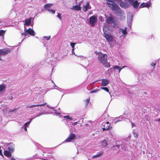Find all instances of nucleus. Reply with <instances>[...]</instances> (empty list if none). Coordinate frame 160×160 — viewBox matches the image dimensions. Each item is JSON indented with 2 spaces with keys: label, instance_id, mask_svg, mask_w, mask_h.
Here are the masks:
<instances>
[{
  "label": "nucleus",
  "instance_id": "1",
  "mask_svg": "<svg viewBox=\"0 0 160 160\" xmlns=\"http://www.w3.org/2000/svg\"><path fill=\"white\" fill-rule=\"evenodd\" d=\"M129 144H130V142L128 140H124L122 141L121 144H120V151L122 152L123 150L125 151H128L129 145Z\"/></svg>",
  "mask_w": 160,
  "mask_h": 160
},
{
  "label": "nucleus",
  "instance_id": "2",
  "mask_svg": "<svg viewBox=\"0 0 160 160\" xmlns=\"http://www.w3.org/2000/svg\"><path fill=\"white\" fill-rule=\"evenodd\" d=\"M98 58L102 63L107 61V56L106 54L100 52L98 53Z\"/></svg>",
  "mask_w": 160,
  "mask_h": 160
},
{
  "label": "nucleus",
  "instance_id": "3",
  "mask_svg": "<svg viewBox=\"0 0 160 160\" xmlns=\"http://www.w3.org/2000/svg\"><path fill=\"white\" fill-rule=\"evenodd\" d=\"M115 15L119 17L120 19L122 21L125 19V14L121 8L119 9L117 11L115 12Z\"/></svg>",
  "mask_w": 160,
  "mask_h": 160
},
{
  "label": "nucleus",
  "instance_id": "4",
  "mask_svg": "<svg viewBox=\"0 0 160 160\" xmlns=\"http://www.w3.org/2000/svg\"><path fill=\"white\" fill-rule=\"evenodd\" d=\"M114 2H111L112 3L107 2V4L108 7L110 8L113 11H115V12L117 11L119 9H120L119 7L117 5V4L114 3Z\"/></svg>",
  "mask_w": 160,
  "mask_h": 160
},
{
  "label": "nucleus",
  "instance_id": "5",
  "mask_svg": "<svg viewBox=\"0 0 160 160\" xmlns=\"http://www.w3.org/2000/svg\"><path fill=\"white\" fill-rule=\"evenodd\" d=\"M28 34H29L32 36H34L35 35V33L33 29L31 28H29L28 29H26V28L24 27V33H22V35H24L25 37L28 36Z\"/></svg>",
  "mask_w": 160,
  "mask_h": 160
},
{
  "label": "nucleus",
  "instance_id": "6",
  "mask_svg": "<svg viewBox=\"0 0 160 160\" xmlns=\"http://www.w3.org/2000/svg\"><path fill=\"white\" fill-rule=\"evenodd\" d=\"M130 6H131L135 9H137L139 6L140 2L137 0H127Z\"/></svg>",
  "mask_w": 160,
  "mask_h": 160
},
{
  "label": "nucleus",
  "instance_id": "7",
  "mask_svg": "<svg viewBox=\"0 0 160 160\" xmlns=\"http://www.w3.org/2000/svg\"><path fill=\"white\" fill-rule=\"evenodd\" d=\"M97 21V16L93 15L90 17L89 18V24L92 27L95 26V24L96 23Z\"/></svg>",
  "mask_w": 160,
  "mask_h": 160
},
{
  "label": "nucleus",
  "instance_id": "8",
  "mask_svg": "<svg viewBox=\"0 0 160 160\" xmlns=\"http://www.w3.org/2000/svg\"><path fill=\"white\" fill-rule=\"evenodd\" d=\"M133 17V13L132 12H129L127 13V23L128 26L131 28L132 22Z\"/></svg>",
  "mask_w": 160,
  "mask_h": 160
},
{
  "label": "nucleus",
  "instance_id": "9",
  "mask_svg": "<svg viewBox=\"0 0 160 160\" xmlns=\"http://www.w3.org/2000/svg\"><path fill=\"white\" fill-rule=\"evenodd\" d=\"M6 146H8V150L11 153H12L14 151L15 145L12 143H7Z\"/></svg>",
  "mask_w": 160,
  "mask_h": 160
},
{
  "label": "nucleus",
  "instance_id": "10",
  "mask_svg": "<svg viewBox=\"0 0 160 160\" xmlns=\"http://www.w3.org/2000/svg\"><path fill=\"white\" fill-rule=\"evenodd\" d=\"M76 137V135L75 134L71 133L69 135L68 137L62 142L64 143V142H70L72 140H74Z\"/></svg>",
  "mask_w": 160,
  "mask_h": 160
},
{
  "label": "nucleus",
  "instance_id": "11",
  "mask_svg": "<svg viewBox=\"0 0 160 160\" xmlns=\"http://www.w3.org/2000/svg\"><path fill=\"white\" fill-rule=\"evenodd\" d=\"M116 18L114 16H110L106 20V22L108 24H112L116 20Z\"/></svg>",
  "mask_w": 160,
  "mask_h": 160
},
{
  "label": "nucleus",
  "instance_id": "12",
  "mask_svg": "<svg viewBox=\"0 0 160 160\" xmlns=\"http://www.w3.org/2000/svg\"><path fill=\"white\" fill-rule=\"evenodd\" d=\"M103 127L102 128V129L103 131L105 130H109L112 128V127L110 126V124L108 121L104 123L103 125Z\"/></svg>",
  "mask_w": 160,
  "mask_h": 160
},
{
  "label": "nucleus",
  "instance_id": "13",
  "mask_svg": "<svg viewBox=\"0 0 160 160\" xmlns=\"http://www.w3.org/2000/svg\"><path fill=\"white\" fill-rule=\"evenodd\" d=\"M122 1V0L121 1L119 4L121 8L124 9H126L130 7L129 4L128 2L127 1V0L125 2L121 1Z\"/></svg>",
  "mask_w": 160,
  "mask_h": 160
},
{
  "label": "nucleus",
  "instance_id": "14",
  "mask_svg": "<svg viewBox=\"0 0 160 160\" xmlns=\"http://www.w3.org/2000/svg\"><path fill=\"white\" fill-rule=\"evenodd\" d=\"M11 51L10 48H4L0 49V55H5L10 53Z\"/></svg>",
  "mask_w": 160,
  "mask_h": 160
},
{
  "label": "nucleus",
  "instance_id": "15",
  "mask_svg": "<svg viewBox=\"0 0 160 160\" xmlns=\"http://www.w3.org/2000/svg\"><path fill=\"white\" fill-rule=\"evenodd\" d=\"M151 5L152 3L150 2H142L140 5V6L139 7V8H141L146 7L149 8V7L151 6Z\"/></svg>",
  "mask_w": 160,
  "mask_h": 160
},
{
  "label": "nucleus",
  "instance_id": "16",
  "mask_svg": "<svg viewBox=\"0 0 160 160\" xmlns=\"http://www.w3.org/2000/svg\"><path fill=\"white\" fill-rule=\"evenodd\" d=\"M103 34H109L111 31V28L108 25H105L103 28Z\"/></svg>",
  "mask_w": 160,
  "mask_h": 160
},
{
  "label": "nucleus",
  "instance_id": "17",
  "mask_svg": "<svg viewBox=\"0 0 160 160\" xmlns=\"http://www.w3.org/2000/svg\"><path fill=\"white\" fill-rule=\"evenodd\" d=\"M111 149L115 152L118 153L120 151V145L116 143L115 145L112 146L111 147Z\"/></svg>",
  "mask_w": 160,
  "mask_h": 160
},
{
  "label": "nucleus",
  "instance_id": "18",
  "mask_svg": "<svg viewBox=\"0 0 160 160\" xmlns=\"http://www.w3.org/2000/svg\"><path fill=\"white\" fill-rule=\"evenodd\" d=\"M104 37L109 42H111L113 41V37L111 35H109L108 34H104Z\"/></svg>",
  "mask_w": 160,
  "mask_h": 160
},
{
  "label": "nucleus",
  "instance_id": "19",
  "mask_svg": "<svg viewBox=\"0 0 160 160\" xmlns=\"http://www.w3.org/2000/svg\"><path fill=\"white\" fill-rule=\"evenodd\" d=\"M109 83V81L107 79H103L102 80L101 86H106Z\"/></svg>",
  "mask_w": 160,
  "mask_h": 160
},
{
  "label": "nucleus",
  "instance_id": "20",
  "mask_svg": "<svg viewBox=\"0 0 160 160\" xmlns=\"http://www.w3.org/2000/svg\"><path fill=\"white\" fill-rule=\"evenodd\" d=\"M32 19V18H28L26 19L25 20V23L24 24V25L26 26H29L31 23Z\"/></svg>",
  "mask_w": 160,
  "mask_h": 160
},
{
  "label": "nucleus",
  "instance_id": "21",
  "mask_svg": "<svg viewBox=\"0 0 160 160\" xmlns=\"http://www.w3.org/2000/svg\"><path fill=\"white\" fill-rule=\"evenodd\" d=\"M72 10H75V11H79L81 10V6L79 5H75L73 6L72 8H70Z\"/></svg>",
  "mask_w": 160,
  "mask_h": 160
},
{
  "label": "nucleus",
  "instance_id": "22",
  "mask_svg": "<svg viewBox=\"0 0 160 160\" xmlns=\"http://www.w3.org/2000/svg\"><path fill=\"white\" fill-rule=\"evenodd\" d=\"M3 154L8 158L12 156V153L8 150H5L4 151Z\"/></svg>",
  "mask_w": 160,
  "mask_h": 160
},
{
  "label": "nucleus",
  "instance_id": "23",
  "mask_svg": "<svg viewBox=\"0 0 160 160\" xmlns=\"http://www.w3.org/2000/svg\"><path fill=\"white\" fill-rule=\"evenodd\" d=\"M52 3H47L45 4L44 6V8L48 11V9H49V8H50L52 6Z\"/></svg>",
  "mask_w": 160,
  "mask_h": 160
},
{
  "label": "nucleus",
  "instance_id": "24",
  "mask_svg": "<svg viewBox=\"0 0 160 160\" xmlns=\"http://www.w3.org/2000/svg\"><path fill=\"white\" fill-rule=\"evenodd\" d=\"M103 154V152L102 151L98 152L96 155L93 156L92 158H97L100 157V156H102Z\"/></svg>",
  "mask_w": 160,
  "mask_h": 160
},
{
  "label": "nucleus",
  "instance_id": "25",
  "mask_svg": "<svg viewBox=\"0 0 160 160\" xmlns=\"http://www.w3.org/2000/svg\"><path fill=\"white\" fill-rule=\"evenodd\" d=\"M89 6V2H87L85 5L83 6V10L85 12H87L88 9V7Z\"/></svg>",
  "mask_w": 160,
  "mask_h": 160
},
{
  "label": "nucleus",
  "instance_id": "26",
  "mask_svg": "<svg viewBox=\"0 0 160 160\" xmlns=\"http://www.w3.org/2000/svg\"><path fill=\"white\" fill-rule=\"evenodd\" d=\"M45 104V103L41 104H36V105H32L28 106L26 107L27 108H32L34 107H38V106H42Z\"/></svg>",
  "mask_w": 160,
  "mask_h": 160
},
{
  "label": "nucleus",
  "instance_id": "27",
  "mask_svg": "<svg viewBox=\"0 0 160 160\" xmlns=\"http://www.w3.org/2000/svg\"><path fill=\"white\" fill-rule=\"evenodd\" d=\"M123 114L124 115L123 116V115H121L120 116H119L118 118H119L122 119L123 118H125L126 119H128V113H126L125 112L123 113Z\"/></svg>",
  "mask_w": 160,
  "mask_h": 160
},
{
  "label": "nucleus",
  "instance_id": "28",
  "mask_svg": "<svg viewBox=\"0 0 160 160\" xmlns=\"http://www.w3.org/2000/svg\"><path fill=\"white\" fill-rule=\"evenodd\" d=\"M34 118H31L29 121L27 122L24 123L23 126L25 127H28L32 120Z\"/></svg>",
  "mask_w": 160,
  "mask_h": 160
},
{
  "label": "nucleus",
  "instance_id": "29",
  "mask_svg": "<svg viewBox=\"0 0 160 160\" xmlns=\"http://www.w3.org/2000/svg\"><path fill=\"white\" fill-rule=\"evenodd\" d=\"M118 31L119 32H122V34L125 36L126 35L128 34L127 31L124 30L123 29L120 28L119 29Z\"/></svg>",
  "mask_w": 160,
  "mask_h": 160
},
{
  "label": "nucleus",
  "instance_id": "30",
  "mask_svg": "<svg viewBox=\"0 0 160 160\" xmlns=\"http://www.w3.org/2000/svg\"><path fill=\"white\" fill-rule=\"evenodd\" d=\"M102 64L106 68H109L110 67V64L108 62V61L107 62H105L102 63Z\"/></svg>",
  "mask_w": 160,
  "mask_h": 160
},
{
  "label": "nucleus",
  "instance_id": "31",
  "mask_svg": "<svg viewBox=\"0 0 160 160\" xmlns=\"http://www.w3.org/2000/svg\"><path fill=\"white\" fill-rule=\"evenodd\" d=\"M113 24V27L115 28H118L119 27V25L118 24V21L117 19H116V20L113 23H112Z\"/></svg>",
  "mask_w": 160,
  "mask_h": 160
},
{
  "label": "nucleus",
  "instance_id": "32",
  "mask_svg": "<svg viewBox=\"0 0 160 160\" xmlns=\"http://www.w3.org/2000/svg\"><path fill=\"white\" fill-rule=\"evenodd\" d=\"M101 144L103 147H106L108 145V143L105 140H104L101 142Z\"/></svg>",
  "mask_w": 160,
  "mask_h": 160
},
{
  "label": "nucleus",
  "instance_id": "33",
  "mask_svg": "<svg viewBox=\"0 0 160 160\" xmlns=\"http://www.w3.org/2000/svg\"><path fill=\"white\" fill-rule=\"evenodd\" d=\"M5 88L6 87L4 85L1 84L0 85V93L5 90Z\"/></svg>",
  "mask_w": 160,
  "mask_h": 160
},
{
  "label": "nucleus",
  "instance_id": "34",
  "mask_svg": "<svg viewBox=\"0 0 160 160\" xmlns=\"http://www.w3.org/2000/svg\"><path fill=\"white\" fill-rule=\"evenodd\" d=\"M100 89L103 90L107 92H108L109 94L111 95V93L109 92V90L108 88L106 87H101Z\"/></svg>",
  "mask_w": 160,
  "mask_h": 160
},
{
  "label": "nucleus",
  "instance_id": "35",
  "mask_svg": "<svg viewBox=\"0 0 160 160\" xmlns=\"http://www.w3.org/2000/svg\"><path fill=\"white\" fill-rule=\"evenodd\" d=\"M130 89H131L133 91H138L139 90L138 88L136 86L131 87Z\"/></svg>",
  "mask_w": 160,
  "mask_h": 160
},
{
  "label": "nucleus",
  "instance_id": "36",
  "mask_svg": "<svg viewBox=\"0 0 160 160\" xmlns=\"http://www.w3.org/2000/svg\"><path fill=\"white\" fill-rule=\"evenodd\" d=\"M48 112H42L41 113H39L38 114L36 117H34L35 118L36 117H39L40 116L43 115V114H48Z\"/></svg>",
  "mask_w": 160,
  "mask_h": 160
},
{
  "label": "nucleus",
  "instance_id": "37",
  "mask_svg": "<svg viewBox=\"0 0 160 160\" xmlns=\"http://www.w3.org/2000/svg\"><path fill=\"white\" fill-rule=\"evenodd\" d=\"M5 32V31L3 30H0V36L3 37Z\"/></svg>",
  "mask_w": 160,
  "mask_h": 160
},
{
  "label": "nucleus",
  "instance_id": "38",
  "mask_svg": "<svg viewBox=\"0 0 160 160\" xmlns=\"http://www.w3.org/2000/svg\"><path fill=\"white\" fill-rule=\"evenodd\" d=\"M55 61H52V62H51V61H50V62H48V63L49 64H51L52 66L54 67V64H55Z\"/></svg>",
  "mask_w": 160,
  "mask_h": 160
},
{
  "label": "nucleus",
  "instance_id": "39",
  "mask_svg": "<svg viewBox=\"0 0 160 160\" xmlns=\"http://www.w3.org/2000/svg\"><path fill=\"white\" fill-rule=\"evenodd\" d=\"M90 99L89 98H88L86 99V102H85V107H87L88 104L89 102H90Z\"/></svg>",
  "mask_w": 160,
  "mask_h": 160
},
{
  "label": "nucleus",
  "instance_id": "40",
  "mask_svg": "<svg viewBox=\"0 0 160 160\" xmlns=\"http://www.w3.org/2000/svg\"><path fill=\"white\" fill-rule=\"evenodd\" d=\"M48 11L52 14H54L55 12V11L54 9H48Z\"/></svg>",
  "mask_w": 160,
  "mask_h": 160
},
{
  "label": "nucleus",
  "instance_id": "41",
  "mask_svg": "<svg viewBox=\"0 0 160 160\" xmlns=\"http://www.w3.org/2000/svg\"><path fill=\"white\" fill-rule=\"evenodd\" d=\"M70 45L72 47V48H75L74 46L76 43L73 42H71L70 43Z\"/></svg>",
  "mask_w": 160,
  "mask_h": 160
},
{
  "label": "nucleus",
  "instance_id": "42",
  "mask_svg": "<svg viewBox=\"0 0 160 160\" xmlns=\"http://www.w3.org/2000/svg\"><path fill=\"white\" fill-rule=\"evenodd\" d=\"M99 91V89H97L95 90L91 91H90V93H96V92H98Z\"/></svg>",
  "mask_w": 160,
  "mask_h": 160
},
{
  "label": "nucleus",
  "instance_id": "43",
  "mask_svg": "<svg viewBox=\"0 0 160 160\" xmlns=\"http://www.w3.org/2000/svg\"><path fill=\"white\" fill-rule=\"evenodd\" d=\"M140 90H139V91H138V92L137 93L139 95V96L140 97H142V95L143 96V92H140Z\"/></svg>",
  "mask_w": 160,
  "mask_h": 160
},
{
  "label": "nucleus",
  "instance_id": "44",
  "mask_svg": "<svg viewBox=\"0 0 160 160\" xmlns=\"http://www.w3.org/2000/svg\"><path fill=\"white\" fill-rule=\"evenodd\" d=\"M43 38L46 39L47 40H49L50 38H51V36H44L43 37Z\"/></svg>",
  "mask_w": 160,
  "mask_h": 160
},
{
  "label": "nucleus",
  "instance_id": "45",
  "mask_svg": "<svg viewBox=\"0 0 160 160\" xmlns=\"http://www.w3.org/2000/svg\"><path fill=\"white\" fill-rule=\"evenodd\" d=\"M122 0H107V2H115L116 1L117 2H120V1H121Z\"/></svg>",
  "mask_w": 160,
  "mask_h": 160
},
{
  "label": "nucleus",
  "instance_id": "46",
  "mask_svg": "<svg viewBox=\"0 0 160 160\" xmlns=\"http://www.w3.org/2000/svg\"><path fill=\"white\" fill-rule=\"evenodd\" d=\"M119 67H120L118 65H116L113 66V68L114 70L118 69L119 68Z\"/></svg>",
  "mask_w": 160,
  "mask_h": 160
},
{
  "label": "nucleus",
  "instance_id": "47",
  "mask_svg": "<svg viewBox=\"0 0 160 160\" xmlns=\"http://www.w3.org/2000/svg\"><path fill=\"white\" fill-rule=\"evenodd\" d=\"M133 133L134 137L137 138L138 137V134L136 132L134 131L133 132Z\"/></svg>",
  "mask_w": 160,
  "mask_h": 160
},
{
  "label": "nucleus",
  "instance_id": "48",
  "mask_svg": "<svg viewBox=\"0 0 160 160\" xmlns=\"http://www.w3.org/2000/svg\"><path fill=\"white\" fill-rule=\"evenodd\" d=\"M55 86L57 87L58 88V89H57L59 91L61 92H63V89H62V88H58L56 85H55Z\"/></svg>",
  "mask_w": 160,
  "mask_h": 160
},
{
  "label": "nucleus",
  "instance_id": "49",
  "mask_svg": "<svg viewBox=\"0 0 160 160\" xmlns=\"http://www.w3.org/2000/svg\"><path fill=\"white\" fill-rule=\"evenodd\" d=\"M57 17L60 20H61L62 18L61 17V14L60 13H58V14L57 15Z\"/></svg>",
  "mask_w": 160,
  "mask_h": 160
},
{
  "label": "nucleus",
  "instance_id": "50",
  "mask_svg": "<svg viewBox=\"0 0 160 160\" xmlns=\"http://www.w3.org/2000/svg\"><path fill=\"white\" fill-rule=\"evenodd\" d=\"M70 116H69V115L64 116H63V118H66L68 120Z\"/></svg>",
  "mask_w": 160,
  "mask_h": 160
},
{
  "label": "nucleus",
  "instance_id": "51",
  "mask_svg": "<svg viewBox=\"0 0 160 160\" xmlns=\"http://www.w3.org/2000/svg\"><path fill=\"white\" fill-rule=\"evenodd\" d=\"M54 111H55V113L56 114H57V115H60L61 114L60 112L59 111H57L56 110H54Z\"/></svg>",
  "mask_w": 160,
  "mask_h": 160
},
{
  "label": "nucleus",
  "instance_id": "52",
  "mask_svg": "<svg viewBox=\"0 0 160 160\" xmlns=\"http://www.w3.org/2000/svg\"><path fill=\"white\" fill-rule=\"evenodd\" d=\"M156 62H152L151 64V65L152 66H154L156 65Z\"/></svg>",
  "mask_w": 160,
  "mask_h": 160
},
{
  "label": "nucleus",
  "instance_id": "53",
  "mask_svg": "<svg viewBox=\"0 0 160 160\" xmlns=\"http://www.w3.org/2000/svg\"><path fill=\"white\" fill-rule=\"evenodd\" d=\"M124 68V66H123L122 67V68H121L120 67H119V68L118 69V72H120L121 71V70Z\"/></svg>",
  "mask_w": 160,
  "mask_h": 160
},
{
  "label": "nucleus",
  "instance_id": "54",
  "mask_svg": "<svg viewBox=\"0 0 160 160\" xmlns=\"http://www.w3.org/2000/svg\"><path fill=\"white\" fill-rule=\"evenodd\" d=\"M5 143L4 142L2 141L0 142V144L1 145H3L4 146H6V143Z\"/></svg>",
  "mask_w": 160,
  "mask_h": 160
},
{
  "label": "nucleus",
  "instance_id": "55",
  "mask_svg": "<svg viewBox=\"0 0 160 160\" xmlns=\"http://www.w3.org/2000/svg\"><path fill=\"white\" fill-rule=\"evenodd\" d=\"M78 122H74L72 123V125L75 126L76 125L78 124Z\"/></svg>",
  "mask_w": 160,
  "mask_h": 160
},
{
  "label": "nucleus",
  "instance_id": "56",
  "mask_svg": "<svg viewBox=\"0 0 160 160\" xmlns=\"http://www.w3.org/2000/svg\"><path fill=\"white\" fill-rule=\"evenodd\" d=\"M74 49L75 48H72V54H74L76 56L74 51Z\"/></svg>",
  "mask_w": 160,
  "mask_h": 160
},
{
  "label": "nucleus",
  "instance_id": "57",
  "mask_svg": "<svg viewBox=\"0 0 160 160\" xmlns=\"http://www.w3.org/2000/svg\"><path fill=\"white\" fill-rule=\"evenodd\" d=\"M119 119H118V120H117L115 122V124H116L117 122H120L121 121H122V119H120V118H119Z\"/></svg>",
  "mask_w": 160,
  "mask_h": 160
},
{
  "label": "nucleus",
  "instance_id": "58",
  "mask_svg": "<svg viewBox=\"0 0 160 160\" xmlns=\"http://www.w3.org/2000/svg\"><path fill=\"white\" fill-rule=\"evenodd\" d=\"M18 108H16L13 110H11L9 111V112H14V111H15V110H16Z\"/></svg>",
  "mask_w": 160,
  "mask_h": 160
},
{
  "label": "nucleus",
  "instance_id": "59",
  "mask_svg": "<svg viewBox=\"0 0 160 160\" xmlns=\"http://www.w3.org/2000/svg\"><path fill=\"white\" fill-rule=\"evenodd\" d=\"M30 159L28 158H26L24 159H22L21 158L19 159V160H30Z\"/></svg>",
  "mask_w": 160,
  "mask_h": 160
},
{
  "label": "nucleus",
  "instance_id": "60",
  "mask_svg": "<svg viewBox=\"0 0 160 160\" xmlns=\"http://www.w3.org/2000/svg\"><path fill=\"white\" fill-rule=\"evenodd\" d=\"M41 2L45 3L46 2V0H39Z\"/></svg>",
  "mask_w": 160,
  "mask_h": 160
},
{
  "label": "nucleus",
  "instance_id": "61",
  "mask_svg": "<svg viewBox=\"0 0 160 160\" xmlns=\"http://www.w3.org/2000/svg\"><path fill=\"white\" fill-rule=\"evenodd\" d=\"M0 155L2 156H3L2 153V151L1 149H0Z\"/></svg>",
  "mask_w": 160,
  "mask_h": 160
},
{
  "label": "nucleus",
  "instance_id": "62",
  "mask_svg": "<svg viewBox=\"0 0 160 160\" xmlns=\"http://www.w3.org/2000/svg\"><path fill=\"white\" fill-rule=\"evenodd\" d=\"M23 128L24 129V130L26 131H27V127H24L23 126Z\"/></svg>",
  "mask_w": 160,
  "mask_h": 160
},
{
  "label": "nucleus",
  "instance_id": "63",
  "mask_svg": "<svg viewBox=\"0 0 160 160\" xmlns=\"http://www.w3.org/2000/svg\"><path fill=\"white\" fill-rule=\"evenodd\" d=\"M68 120H73V119L70 116Z\"/></svg>",
  "mask_w": 160,
  "mask_h": 160
},
{
  "label": "nucleus",
  "instance_id": "64",
  "mask_svg": "<svg viewBox=\"0 0 160 160\" xmlns=\"http://www.w3.org/2000/svg\"><path fill=\"white\" fill-rule=\"evenodd\" d=\"M10 160H16L15 158H14L13 157H11L10 159Z\"/></svg>",
  "mask_w": 160,
  "mask_h": 160
}]
</instances>
